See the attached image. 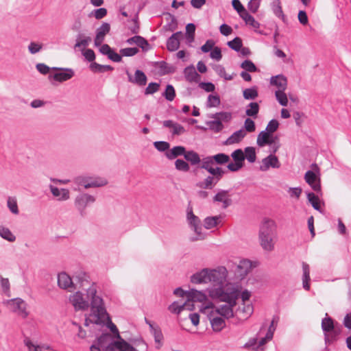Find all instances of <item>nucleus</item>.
I'll use <instances>...</instances> for the list:
<instances>
[{
  "label": "nucleus",
  "instance_id": "nucleus-10",
  "mask_svg": "<svg viewBox=\"0 0 351 351\" xmlns=\"http://www.w3.org/2000/svg\"><path fill=\"white\" fill-rule=\"evenodd\" d=\"M112 341L106 348L107 351H138L134 347L124 340L121 336Z\"/></svg>",
  "mask_w": 351,
  "mask_h": 351
},
{
  "label": "nucleus",
  "instance_id": "nucleus-24",
  "mask_svg": "<svg viewBox=\"0 0 351 351\" xmlns=\"http://www.w3.org/2000/svg\"><path fill=\"white\" fill-rule=\"evenodd\" d=\"M214 165H223L230 161V156L224 153H219L213 156H207L204 157Z\"/></svg>",
  "mask_w": 351,
  "mask_h": 351
},
{
  "label": "nucleus",
  "instance_id": "nucleus-42",
  "mask_svg": "<svg viewBox=\"0 0 351 351\" xmlns=\"http://www.w3.org/2000/svg\"><path fill=\"white\" fill-rule=\"evenodd\" d=\"M90 68L93 72L97 73H104L114 70V68L110 65H103L97 62H92L90 65Z\"/></svg>",
  "mask_w": 351,
  "mask_h": 351
},
{
  "label": "nucleus",
  "instance_id": "nucleus-2",
  "mask_svg": "<svg viewBox=\"0 0 351 351\" xmlns=\"http://www.w3.org/2000/svg\"><path fill=\"white\" fill-rule=\"evenodd\" d=\"M209 296L213 300L225 302L227 304H237L239 291L234 287L224 288L223 285L218 287H211L208 290Z\"/></svg>",
  "mask_w": 351,
  "mask_h": 351
},
{
  "label": "nucleus",
  "instance_id": "nucleus-44",
  "mask_svg": "<svg viewBox=\"0 0 351 351\" xmlns=\"http://www.w3.org/2000/svg\"><path fill=\"white\" fill-rule=\"evenodd\" d=\"M258 95V90L256 86H252L251 88H245L243 91V96L245 99L253 100L255 99Z\"/></svg>",
  "mask_w": 351,
  "mask_h": 351
},
{
  "label": "nucleus",
  "instance_id": "nucleus-13",
  "mask_svg": "<svg viewBox=\"0 0 351 351\" xmlns=\"http://www.w3.org/2000/svg\"><path fill=\"white\" fill-rule=\"evenodd\" d=\"M8 302L12 306L13 311L17 312L23 317H27L28 313L26 311L27 304L23 300L20 298H16L10 300Z\"/></svg>",
  "mask_w": 351,
  "mask_h": 351
},
{
  "label": "nucleus",
  "instance_id": "nucleus-45",
  "mask_svg": "<svg viewBox=\"0 0 351 351\" xmlns=\"http://www.w3.org/2000/svg\"><path fill=\"white\" fill-rule=\"evenodd\" d=\"M219 219V216L207 217L204 220V226L206 229H211L217 226Z\"/></svg>",
  "mask_w": 351,
  "mask_h": 351
},
{
  "label": "nucleus",
  "instance_id": "nucleus-25",
  "mask_svg": "<svg viewBox=\"0 0 351 351\" xmlns=\"http://www.w3.org/2000/svg\"><path fill=\"white\" fill-rule=\"evenodd\" d=\"M270 84L278 87V90H285L287 87V79L282 74L277 75L270 78Z\"/></svg>",
  "mask_w": 351,
  "mask_h": 351
},
{
  "label": "nucleus",
  "instance_id": "nucleus-5",
  "mask_svg": "<svg viewBox=\"0 0 351 351\" xmlns=\"http://www.w3.org/2000/svg\"><path fill=\"white\" fill-rule=\"evenodd\" d=\"M74 182L78 186H84L85 189L101 187L108 184L107 180L104 178L82 176L75 178Z\"/></svg>",
  "mask_w": 351,
  "mask_h": 351
},
{
  "label": "nucleus",
  "instance_id": "nucleus-28",
  "mask_svg": "<svg viewBox=\"0 0 351 351\" xmlns=\"http://www.w3.org/2000/svg\"><path fill=\"white\" fill-rule=\"evenodd\" d=\"M50 190L54 197H58L59 201H64L69 199L70 193L67 189H59L58 187L50 185Z\"/></svg>",
  "mask_w": 351,
  "mask_h": 351
},
{
  "label": "nucleus",
  "instance_id": "nucleus-39",
  "mask_svg": "<svg viewBox=\"0 0 351 351\" xmlns=\"http://www.w3.org/2000/svg\"><path fill=\"white\" fill-rule=\"evenodd\" d=\"M74 280L80 284V288L84 289L86 285L90 282V276L88 274L84 271H80L75 276Z\"/></svg>",
  "mask_w": 351,
  "mask_h": 351
},
{
  "label": "nucleus",
  "instance_id": "nucleus-26",
  "mask_svg": "<svg viewBox=\"0 0 351 351\" xmlns=\"http://www.w3.org/2000/svg\"><path fill=\"white\" fill-rule=\"evenodd\" d=\"M275 237L265 235H259L258 239L262 248L267 252H271L274 249V239Z\"/></svg>",
  "mask_w": 351,
  "mask_h": 351
},
{
  "label": "nucleus",
  "instance_id": "nucleus-50",
  "mask_svg": "<svg viewBox=\"0 0 351 351\" xmlns=\"http://www.w3.org/2000/svg\"><path fill=\"white\" fill-rule=\"evenodd\" d=\"M227 45L232 50L239 52L243 46L242 39L240 37L236 36L232 40L227 43Z\"/></svg>",
  "mask_w": 351,
  "mask_h": 351
},
{
  "label": "nucleus",
  "instance_id": "nucleus-33",
  "mask_svg": "<svg viewBox=\"0 0 351 351\" xmlns=\"http://www.w3.org/2000/svg\"><path fill=\"white\" fill-rule=\"evenodd\" d=\"M271 8L274 14L285 23L286 17L282 11L280 0H274L271 3Z\"/></svg>",
  "mask_w": 351,
  "mask_h": 351
},
{
  "label": "nucleus",
  "instance_id": "nucleus-1",
  "mask_svg": "<svg viewBox=\"0 0 351 351\" xmlns=\"http://www.w3.org/2000/svg\"><path fill=\"white\" fill-rule=\"evenodd\" d=\"M86 297L78 291L70 296L69 301L74 306L75 311H84L90 307L92 312L97 319H101L104 315H107L103 298L97 295V291L95 283L86 289Z\"/></svg>",
  "mask_w": 351,
  "mask_h": 351
},
{
  "label": "nucleus",
  "instance_id": "nucleus-59",
  "mask_svg": "<svg viewBox=\"0 0 351 351\" xmlns=\"http://www.w3.org/2000/svg\"><path fill=\"white\" fill-rule=\"evenodd\" d=\"M220 97L218 95H209L207 99V106L209 108L217 107L220 104Z\"/></svg>",
  "mask_w": 351,
  "mask_h": 351
},
{
  "label": "nucleus",
  "instance_id": "nucleus-17",
  "mask_svg": "<svg viewBox=\"0 0 351 351\" xmlns=\"http://www.w3.org/2000/svg\"><path fill=\"white\" fill-rule=\"evenodd\" d=\"M182 32L173 33L167 40V49L169 51H175L180 47V38L182 36Z\"/></svg>",
  "mask_w": 351,
  "mask_h": 351
},
{
  "label": "nucleus",
  "instance_id": "nucleus-38",
  "mask_svg": "<svg viewBox=\"0 0 351 351\" xmlns=\"http://www.w3.org/2000/svg\"><path fill=\"white\" fill-rule=\"evenodd\" d=\"M260 110L257 102H250L246 107L245 114L248 117L256 118Z\"/></svg>",
  "mask_w": 351,
  "mask_h": 351
},
{
  "label": "nucleus",
  "instance_id": "nucleus-37",
  "mask_svg": "<svg viewBox=\"0 0 351 351\" xmlns=\"http://www.w3.org/2000/svg\"><path fill=\"white\" fill-rule=\"evenodd\" d=\"M213 165L214 164L212 162L209 161L205 158H203L199 168L206 170L208 173H209V176L215 178V167H214Z\"/></svg>",
  "mask_w": 351,
  "mask_h": 351
},
{
  "label": "nucleus",
  "instance_id": "nucleus-36",
  "mask_svg": "<svg viewBox=\"0 0 351 351\" xmlns=\"http://www.w3.org/2000/svg\"><path fill=\"white\" fill-rule=\"evenodd\" d=\"M210 324L215 332L221 331L226 326L225 319L221 317H215L210 319Z\"/></svg>",
  "mask_w": 351,
  "mask_h": 351
},
{
  "label": "nucleus",
  "instance_id": "nucleus-15",
  "mask_svg": "<svg viewBox=\"0 0 351 351\" xmlns=\"http://www.w3.org/2000/svg\"><path fill=\"white\" fill-rule=\"evenodd\" d=\"M58 285L60 288L63 289H75V284L72 278L66 272H61L58 275Z\"/></svg>",
  "mask_w": 351,
  "mask_h": 351
},
{
  "label": "nucleus",
  "instance_id": "nucleus-57",
  "mask_svg": "<svg viewBox=\"0 0 351 351\" xmlns=\"http://www.w3.org/2000/svg\"><path fill=\"white\" fill-rule=\"evenodd\" d=\"M231 157L234 162L244 165L245 155L241 149H237L231 154Z\"/></svg>",
  "mask_w": 351,
  "mask_h": 351
},
{
  "label": "nucleus",
  "instance_id": "nucleus-47",
  "mask_svg": "<svg viewBox=\"0 0 351 351\" xmlns=\"http://www.w3.org/2000/svg\"><path fill=\"white\" fill-rule=\"evenodd\" d=\"M91 41L90 36H84L82 34H78L76 38L75 47H86Z\"/></svg>",
  "mask_w": 351,
  "mask_h": 351
},
{
  "label": "nucleus",
  "instance_id": "nucleus-62",
  "mask_svg": "<svg viewBox=\"0 0 351 351\" xmlns=\"http://www.w3.org/2000/svg\"><path fill=\"white\" fill-rule=\"evenodd\" d=\"M160 88V84L158 82H150L145 88L144 94L145 95H152L156 93Z\"/></svg>",
  "mask_w": 351,
  "mask_h": 351
},
{
  "label": "nucleus",
  "instance_id": "nucleus-22",
  "mask_svg": "<svg viewBox=\"0 0 351 351\" xmlns=\"http://www.w3.org/2000/svg\"><path fill=\"white\" fill-rule=\"evenodd\" d=\"M208 269H203L191 276V282L193 284L208 283Z\"/></svg>",
  "mask_w": 351,
  "mask_h": 351
},
{
  "label": "nucleus",
  "instance_id": "nucleus-18",
  "mask_svg": "<svg viewBox=\"0 0 351 351\" xmlns=\"http://www.w3.org/2000/svg\"><path fill=\"white\" fill-rule=\"evenodd\" d=\"M206 295L202 291L191 289L187 295V303L193 304L194 302H202L206 300Z\"/></svg>",
  "mask_w": 351,
  "mask_h": 351
},
{
  "label": "nucleus",
  "instance_id": "nucleus-8",
  "mask_svg": "<svg viewBox=\"0 0 351 351\" xmlns=\"http://www.w3.org/2000/svg\"><path fill=\"white\" fill-rule=\"evenodd\" d=\"M95 198L94 196L88 193H81L76 196L75 199V206L82 217L86 215L85 209L89 204L94 203Z\"/></svg>",
  "mask_w": 351,
  "mask_h": 351
},
{
  "label": "nucleus",
  "instance_id": "nucleus-55",
  "mask_svg": "<svg viewBox=\"0 0 351 351\" xmlns=\"http://www.w3.org/2000/svg\"><path fill=\"white\" fill-rule=\"evenodd\" d=\"M285 90H278L275 92V96L278 103L282 106H287L288 104V99Z\"/></svg>",
  "mask_w": 351,
  "mask_h": 351
},
{
  "label": "nucleus",
  "instance_id": "nucleus-46",
  "mask_svg": "<svg viewBox=\"0 0 351 351\" xmlns=\"http://www.w3.org/2000/svg\"><path fill=\"white\" fill-rule=\"evenodd\" d=\"M0 237L10 242H13L16 240V237L10 229L3 226H0Z\"/></svg>",
  "mask_w": 351,
  "mask_h": 351
},
{
  "label": "nucleus",
  "instance_id": "nucleus-54",
  "mask_svg": "<svg viewBox=\"0 0 351 351\" xmlns=\"http://www.w3.org/2000/svg\"><path fill=\"white\" fill-rule=\"evenodd\" d=\"M240 66L244 71L250 73L256 72L258 69L254 63L251 60L249 59L245 60L243 62H241Z\"/></svg>",
  "mask_w": 351,
  "mask_h": 351
},
{
  "label": "nucleus",
  "instance_id": "nucleus-41",
  "mask_svg": "<svg viewBox=\"0 0 351 351\" xmlns=\"http://www.w3.org/2000/svg\"><path fill=\"white\" fill-rule=\"evenodd\" d=\"M322 328L324 333V340L326 346L329 345V315L326 313L322 321Z\"/></svg>",
  "mask_w": 351,
  "mask_h": 351
},
{
  "label": "nucleus",
  "instance_id": "nucleus-9",
  "mask_svg": "<svg viewBox=\"0 0 351 351\" xmlns=\"http://www.w3.org/2000/svg\"><path fill=\"white\" fill-rule=\"evenodd\" d=\"M276 228V223L273 219L264 218L260 225L258 234L275 237Z\"/></svg>",
  "mask_w": 351,
  "mask_h": 351
},
{
  "label": "nucleus",
  "instance_id": "nucleus-53",
  "mask_svg": "<svg viewBox=\"0 0 351 351\" xmlns=\"http://www.w3.org/2000/svg\"><path fill=\"white\" fill-rule=\"evenodd\" d=\"M279 321V317L278 315H274L272 318V320L271 322V324L268 328L267 332L266 333V338L267 339H271L274 336V333L276 330V325L277 324L278 322Z\"/></svg>",
  "mask_w": 351,
  "mask_h": 351
},
{
  "label": "nucleus",
  "instance_id": "nucleus-12",
  "mask_svg": "<svg viewBox=\"0 0 351 351\" xmlns=\"http://www.w3.org/2000/svg\"><path fill=\"white\" fill-rule=\"evenodd\" d=\"M110 31V25L108 23L104 22L101 26L97 28L96 35L94 39L95 47H99L104 41L105 36Z\"/></svg>",
  "mask_w": 351,
  "mask_h": 351
},
{
  "label": "nucleus",
  "instance_id": "nucleus-19",
  "mask_svg": "<svg viewBox=\"0 0 351 351\" xmlns=\"http://www.w3.org/2000/svg\"><path fill=\"white\" fill-rule=\"evenodd\" d=\"M168 309L172 313L178 315L185 309L189 311H193L194 309V304L187 303L186 302L182 304H180L178 302H173L169 306Z\"/></svg>",
  "mask_w": 351,
  "mask_h": 351
},
{
  "label": "nucleus",
  "instance_id": "nucleus-20",
  "mask_svg": "<svg viewBox=\"0 0 351 351\" xmlns=\"http://www.w3.org/2000/svg\"><path fill=\"white\" fill-rule=\"evenodd\" d=\"M251 267V261L249 260L243 259L241 260L239 264L237 265L236 272L239 274V276L241 279H243L250 271Z\"/></svg>",
  "mask_w": 351,
  "mask_h": 351
},
{
  "label": "nucleus",
  "instance_id": "nucleus-27",
  "mask_svg": "<svg viewBox=\"0 0 351 351\" xmlns=\"http://www.w3.org/2000/svg\"><path fill=\"white\" fill-rule=\"evenodd\" d=\"M162 125L165 128H172L173 135L179 136L180 134H184L186 132L184 128L182 125L178 123H175L173 121L170 119L164 121L162 122Z\"/></svg>",
  "mask_w": 351,
  "mask_h": 351
},
{
  "label": "nucleus",
  "instance_id": "nucleus-21",
  "mask_svg": "<svg viewBox=\"0 0 351 351\" xmlns=\"http://www.w3.org/2000/svg\"><path fill=\"white\" fill-rule=\"evenodd\" d=\"M236 304H226L220 305L216 308V312L219 314L224 319H229L233 317V309L232 308Z\"/></svg>",
  "mask_w": 351,
  "mask_h": 351
},
{
  "label": "nucleus",
  "instance_id": "nucleus-52",
  "mask_svg": "<svg viewBox=\"0 0 351 351\" xmlns=\"http://www.w3.org/2000/svg\"><path fill=\"white\" fill-rule=\"evenodd\" d=\"M206 125L209 129L215 132H219L223 129V125L220 120L216 119L213 121H208L206 122Z\"/></svg>",
  "mask_w": 351,
  "mask_h": 351
},
{
  "label": "nucleus",
  "instance_id": "nucleus-23",
  "mask_svg": "<svg viewBox=\"0 0 351 351\" xmlns=\"http://www.w3.org/2000/svg\"><path fill=\"white\" fill-rule=\"evenodd\" d=\"M184 74L186 80L189 82H198L201 77L193 65L186 66L184 70Z\"/></svg>",
  "mask_w": 351,
  "mask_h": 351
},
{
  "label": "nucleus",
  "instance_id": "nucleus-11",
  "mask_svg": "<svg viewBox=\"0 0 351 351\" xmlns=\"http://www.w3.org/2000/svg\"><path fill=\"white\" fill-rule=\"evenodd\" d=\"M125 73L128 75V82L136 84L140 87L146 85L147 77L143 71L136 69L134 73V76H132L128 70L125 71Z\"/></svg>",
  "mask_w": 351,
  "mask_h": 351
},
{
  "label": "nucleus",
  "instance_id": "nucleus-6",
  "mask_svg": "<svg viewBox=\"0 0 351 351\" xmlns=\"http://www.w3.org/2000/svg\"><path fill=\"white\" fill-rule=\"evenodd\" d=\"M186 217L187 220L189 221V225L193 228L195 232L197 234V237H193L191 239L192 241H197L199 239H203L204 237L202 234V224L201 221L198 217L194 215L193 212V208L189 204L186 210Z\"/></svg>",
  "mask_w": 351,
  "mask_h": 351
},
{
  "label": "nucleus",
  "instance_id": "nucleus-51",
  "mask_svg": "<svg viewBox=\"0 0 351 351\" xmlns=\"http://www.w3.org/2000/svg\"><path fill=\"white\" fill-rule=\"evenodd\" d=\"M162 95L169 101H172L176 97V90L173 85L167 84Z\"/></svg>",
  "mask_w": 351,
  "mask_h": 351
},
{
  "label": "nucleus",
  "instance_id": "nucleus-3",
  "mask_svg": "<svg viewBox=\"0 0 351 351\" xmlns=\"http://www.w3.org/2000/svg\"><path fill=\"white\" fill-rule=\"evenodd\" d=\"M227 269L225 267H219L215 269H208V282H212V287L224 285L227 277Z\"/></svg>",
  "mask_w": 351,
  "mask_h": 351
},
{
  "label": "nucleus",
  "instance_id": "nucleus-30",
  "mask_svg": "<svg viewBox=\"0 0 351 351\" xmlns=\"http://www.w3.org/2000/svg\"><path fill=\"white\" fill-rule=\"evenodd\" d=\"M219 181L213 176H208L202 181L197 183L196 186L202 189H213Z\"/></svg>",
  "mask_w": 351,
  "mask_h": 351
},
{
  "label": "nucleus",
  "instance_id": "nucleus-29",
  "mask_svg": "<svg viewBox=\"0 0 351 351\" xmlns=\"http://www.w3.org/2000/svg\"><path fill=\"white\" fill-rule=\"evenodd\" d=\"M186 152V149L184 146L178 145L166 152L165 156L169 160H173L180 156H183L184 157Z\"/></svg>",
  "mask_w": 351,
  "mask_h": 351
},
{
  "label": "nucleus",
  "instance_id": "nucleus-49",
  "mask_svg": "<svg viewBox=\"0 0 351 351\" xmlns=\"http://www.w3.org/2000/svg\"><path fill=\"white\" fill-rule=\"evenodd\" d=\"M307 199L314 209L320 211L319 199L313 192L306 193Z\"/></svg>",
  "mask_w": 351,
  "mask_h": 351
},
{
  "label": "nucleus",
  "instance_id": "nucleus-48",
  "mask_svg": "<svg viewBox=\"0 0 351 351\" xmlns=\"http://www.w3.org/2000/svg\"><path fill=\"white\" fill-rule=\"evenodd\" d=\"M243 152L245 159L246 158L249 162L253 163L256 161V149L254 147H246Z\"/></svg>",
  "mask_w": 351,
  "mask_h": 351
},
{
  "label": "nucleus",
  "instance_id": "nucleus-14",
  "mask_svg": "<svg viewBox=\"0 0 351 351\" xmlns=\"http://www.w3.org/2000/svg\"><path fill=\"white\" fill-rule=\"evenodd\" d=\"M270 167L278 169L280 167V163L278 157L273 154H269L262 160V165L260 166V170L262 171H267Z\"/></svg>",
  "mask_w": 351,
  "mask_h": 351
},
{
  "label": "nucleus",
  "instance_id": "nucleus-64",
  "mask_svg": "<svg viewBox=\"0 0 351 351\" xmlns=\"http://www.w3.org/2000/svg\"><path fill=\"white\" fill-rule=\"evenodd\" d=\"M343 324L346 328L350 330V334L346 339L347 347L351 350V318L346 315L343 320Z\"/></svg>",
  "mask_w": 351,
  "mask_h": 351
},
{
  "label": "nucleus",
  "instance_id": "nucleus-60",
  "mask_svg": "<svg viewBox=\"0 0 351 351\" xmlns=\"http://www.w3.org/2000/svg\"><path fill=\"white\" fill-rule=\"evenodd\" d=\"M278 121L276 119H273L269 121L266 129L264 131H265L268 134H272V133L275 132L278 130Z\"/></svg>",
  "mask_w": 351,
  "mask_h": 351
},
{
  "label": "nucleus",
  "instance_id": "nucleus-58",
  "mask_svg": "<svg viewBox=\"0 0 351 351\" xmlns=\"http://www.w3.org/2000/svg\"><path fill=\"white\" fill-rule=\"evenodd\" d=\"M175 167L177 170L183 172H188L190 169L189 163L182 159H177L175 161Z\"/></svg>",
  "mask_w": 351,
  "mask_h": 351
},
{
  "label": "nucleus",
  "instance_id": "nucleus-35",
  "mask_svg": "<svg viewBox=\"0 0 351 351\" xmlns=\"http://www.w3.org/2000/svg\"><path fill=\"white\" fill-rule=\"evenodd\" d=\"M111 341H112L111 335L108 332H105L97 337L95 344L101 347L103 351H107L106 348Z\"/></svg>",
  "mask_w": 351,
  "mask_h": 351
},
{
  "label": "nucleus",
  "instance_id": "nucleus-56",
  "mask_svg": "<svg viewBox=\"0 0 351 351\" xmlns=\"http://www.w3.org/2000/svg\"><path fill=\"white\" fill-rule=\"evenodd\" d=\"M152 334L154 336L155 343H156V348L157 349H160L162 346V340L164 339L160 328H156V330H154Z\"/></svg>",
  "mask_w": 351,
  "mask_h": 351
},
{
  "label": "nucleus",
  "instance_id": "nucleus-7",
  "mask_svg": "<svg viewBox=\"0 0 351 351\" xmlns=\"http://www.w3.org/2000/svg\"><path fill=\"white\" fill-rule=\"evenodd\" d=\"M52 71H56L57 72L53 74L49 75V79L58 82H63L71 79L74 75V71L70 68H62V67H51Z\"/></svg>",
  "mask_w": 351,
  "mask_h": 351
},
{
  "label": "nucleus",
  "instance_id": "nucleus-61",
  "mask_svg": "<svg viewBox=\"0 0 351 351\" xmlns=\"http://www.w3.org/2000/svg\"><path fill=\"white\" fill-rule=\"evenodd\" d=\"M213 117L217 120H220L221 123L222 121L228 122L232 119V114L230 112H220L213 114Z\"/></svg>",
  "mask_w": 351,
  "mask_h": 351
},
{
  "label": "nucleus",
  "instance_id": "nucleus-32",
  "mask_svg": "<svg viewBox=\"0 0 351 351\" xmlns=\"http://www.w3.org/2000/svg\"><path fill=\"white\" fill-rule=\"evenodd\" d=\"M184 158L186 162H190L192 166L197 165L199 166L202 161L199 154L193 150L186 151Z\"/></svg>",
  "mask_w": 351,
  "mask_h": 351
},
{
  "label": "nucleus",
  "instance_id": "nucleus-16",
  "mask_svg": "<svg viewBox=\"0 0 351 351\" xmlns=\"http://www.w3.org/2000/svg\"><path fill=\"white\" fill-rule=\"evenodd\" d=\"M129 45L136 44L138 47L141 48L142 51L147 52L152 49L151 45L149 42L143 36L139 35H135L126 40Z\"/></svg>",
  "mask_w": 351,
  "mask_h": 351
},
{
  "label": "nucleus",
  "instance_id": "nucleus-40",
  "mask_svg": "<svg viewBox=\"0 0 351 351\" xmlns=\"http://www.w3.org/2000/svg\"><path fill=\"white\" fill-rule=\"evenodd\" d=\"M155 66L160 69V73L162 75L172 73L174 70L171 66H169V64L165 61H158L156 62Z\"/></svg>",
  "mask_w": 351,
  "mask_h": 351
},
{
  "label": "nucleus",
  "instance_id": "nucleus-43",
  "mask_svg": "<svg viewBox=\"0 0 351 351\" xmlns=\"http://www.w3.org/2000/svg\"><path fill=\"white\" fill-rule=\"evenodd\" d=\"M269 136L270 134H268L265 131H261L257 137V145L259 147H263L266 145H272L273 141H267L268 136Z\"/></svg>",
  "mask_w": 351,
  "mask_h": 351
},
{
  "label": "nucleus",
  "instance_id": "nucleus-34",
  "mask_svg": "<svg viewBox=\"0 0 351 351\" xmlns=\"http://www.w3.org/2000/svg\"><path fill=\"white\" fill-rule=\"evenodd\" d=\"M302 287L305 290L308 291L310 289L309 281L311 280L310 267L305 262H302Z\"/></svg>",
  "mask_w": 351,
  "mask_h": 351
},
{
  "label": "nucleus",
  "instance_id": "nucleus-63",
  "mask_svg": "<svg viewBox=\"0 0 351 351\" xmlns=\"http://www.w3.org/2000/svg\"><path fill=\"white\" fill-rule=\"evenodd\" d=\"M139 52V50L137 47H127L123 48L120 50V53L121 56L125 57H132L135 56Z\"/></svg>",
  "mask_w": 351,
  "mask_h": 351
},
{
  "label": "nucleus",
  "instance_id": "nucleus-4",
  "mask_svg": "<svg viewBox=\"0 0 351 351\" xmlns=\"http://www.w3.org/2000/svg\"><path fill=\"white\" fill-rule=\"evenodd\" d=\"M311 167L313 169L305 173L304 180L311 189L317 193L321 191L319 167L315 163L312 164Z\"/></svg>",
  "mask_w": 351,
  "mask_h": 351
},
{
  "label": "nucleus",
  "instance_id": "nucleus-31",
  "mask_svg": "<svg viewBox=\"0 0 351 351\" xmlns=\"http://www.w3.org/2000/svg\"><path fill=\"white\" fill-rule=\"evenodd\" d=\"M246 136V132L241 128L237 131L233 132L232 135H230L225 141L226 145H232L234 143H239L245 136Z\"/></svg>",
  "mask_w": 351,
  "mask_h": 351
}]
</instances>
